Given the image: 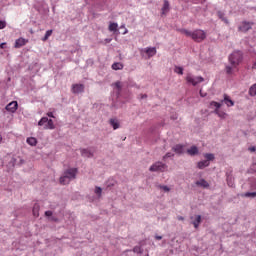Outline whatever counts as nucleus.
Returning <instances> with one entry per match:
<instances>
[{"label":"nucleus","mask_w":256,"mask_h":256,"mask_svg":"<svg viewBox=\"0 0 256 256\" xmlns=\"http://www.w3.org/2000/svg\"><path fill=\"white\" fill-rule=\"evenodd\" d=\"M78 170L77 168H69L64 171V174L62 177H60V183L61 185H69L73 179H76Z\"/></svg>","instance_id":"nucleus-2"},{"label":"nucleus","mask_w":256,"mask_h":256,"mask_svg":"<svg viewBox=\"0 0 256 256\" xmlns=\"http://www.w3.org/2000/svg\"><path fill=\"white\" fill-rule=\"evenodd\" d=\"M229 61L233 67H237L243 61V53L235 51L229 56Z\"/></svg>","instance_id":"nucleus-3"},{"label":"nucleus","mask_w":256,"mask_h":256,"mask_svg":"<svg viewBox=\"0 0 256 256\" xmlns=\"http://www.w3.org/2000/svg\"><path fill=\"white\" fill-rule=\"evenodd\" d=\"M169 157H173V154L171 152L166 153V155L164 156V158H169Z\"/></svg>","instance_id":"nucleus-41"},{"label":"nucleus","mask_w":256,"mask_h":256,"mask_svg":"<svg viewBox=\"0 0 256 256\" xmlns=\"http://www.w3.org/2000/svg\"><path fill=\"white\" fill-rule=\"evenodd\" d=\"M46 217H51L53 215L52 211H46L45 212Z\"/></svg>","instance_id":"nucleus-40"},{"label":"nucleus","mask_w":256,"mask_h":256,"mask_svg":"<svg viewBox=\"0 0 256 256\" xmlns=\"http://www.w3.org/2000/svg\"><path fill=\"white\" fill-rule=\"evenodd\" d=\"M146 97H147V95L144 94V95H142L141 98H142V99H146Z\"/></svg>","instance_id":"nucleus-48"},{"label":"nucleus","mask_w":256,"mask_h":256,"mask_svg":"<svg viewBox=\"0 0 256 256\" xmlns=\"http://www.w3.org/2000/svg\"><path fill=\"white\" fill-rule=\"evenodd\" d=\"M19 107L17 101H12L6 106V111H10V113H15Z\"/></svg>","instance_id":"nucleus-9"},{"label":"nucleus","mask_w":256,"mask_h":256,"mask_svg":"<svg viewBox=\"0 0 256 256\" xmlns=\"http://www.w3.org/2000/svg\"><path fill=\"white\" fill-rule=\"evenodd\" d=\"M226 73L227 75H231V73H233V68L231 66H226Z\"/></svg>","instance_id":"nucleus-37"},{"label":"nucleus","mask_w":256,"mask_h":256,"mask_svg":"<svg viewBox=\"0 0 256 256\" xmlns=\"http://www.w3.org/2000/svg\"><path fill=\"white\" fill-rule=\"evenodd\" d=\"M5 45H7V43H1L0 44V49H5Z\"/></svg>","instance_id":"nucleus-44"},{"label":"nucleus","mask_w":256,"mask_h":256,"mask_svg":"<svg viewBox=\"0 0 256 256\" xmlns=\"http://www.w3.org/2000/svg\"><path fill=\"white\" fill-rule=\"evenodd\" d=\"M149 171H160L163 173L164 171H167V166L163 162H156L149 168Z\"/></svg>","instance_id":"nucleus-6"},{"label":"nucleus","mask_w":256,"mask_h":256,"mask_svg":"<svg viewBox=\"0 0 256 256\" xmlns=\"http://www.w3.org/2000/svg\"><path fill=\"white\" fill-rule=\"evenodd\" d=\"M210 162L209 160L200 161L197 164L198 169H205V167H209Z\"/></svg>","instance_id":"nucleus-19"},{"label":"nucleus","mask_w":256,"mask_h":256,"mask_svg":"<svg viewBox=\"0 0 256 256\" xmlns=\"http://www.w3.org/2000/svg\"><path fill=\"white\" fill-rule=\"evenodd\" d=\"M182 33L186 35V37H191L195 43H203L205 39H207V33L201 29H197L194 31H189V30H182Z\"/></svg>","instance_id":"nucleus-1"},{"label":"nucleus","mask_w":256,"mask_h":256,"mask_svg":"<svg viewBox=\"0 0 256 256\" xmlns=\"http://www.w3.org/2000/svg\"><path fill=\"white\" fill-rule=\"evenodd\" d=\"M253 27V22H247V21H243L239 27H238V30L241 32V33H247V31H249L250 29H252Z\"/></svg>","instance_id":"nucleus-7"},{"label":"nucleus","mask_w":256,"mask_h":256,"mask_svg":"<svg viewBox=\"0 0 256 256\" xmlns=\"http://www.w3.org/2000/svg\"><path fill=\"white\" fill-rule=\"evenodd\" d=\"M7 27V22L0 20V29H5Z\"/></svg>","instance_id":"nucleus-36"},{"label":"nucleus","mask_w":256,"mask_h":256,"mask_svg":"<svg viewBox=\"0 0 256 256\" xmlns=\"http://www.w3.org/2000/svg\"><path fill=\"white\" fill-rule=\"evenodd\" d=\"M39 127H43L44 125V129H50L53 130L55 129V124L53 123V120L47 118V117H43L40 119V121L38 122Z\"/></svg>","instance_id":"nucleus-5"},{"label":"nucleus","mask_w":256,"mask_h":256,"mask_svg":"<svg viewBox=\"0 0 256 256\" xmlns=\"http://www.w3.org/2000/svg\"><path fill=\"white\" fill-rule=\"evenodd\" d=\"M185 149V146L184 145H181V144H177L175 145L172 150L174 151V153H177V155H181L183 154V151Z\"/></svg>","instance_id":"nucleus-14"},{"label":"nucleus","mask_w":256,"mask_h":256,"mask_svg":"<svg viewBox=\"0 0 256 256\" xmlns=\"http://www.w3.org/2000/svg\"><path fill=\"white\" fill-rule=\"evenodd\" d=\"M51 35H53V30H47L45 36L42 38V41H47Z\"/></svg>","instance_id":"nucleus-29"},{"label":"nucleus","mask_w":256,"mask_h":256,"mask_svg":"<svg viewBox=\"0 0 256 256\" xmlns=\"http://www.w3.org/2000/svg\"><path fill=\"white\" fill-rule=\"evenodd\" d=\"M196 185L198 187H203L204 189L209 188V182H207L205 179H200V180L196 181Z\"/></svg>","instance_id":"nucleus-15"},{"label":"nucleus","mask_w":256,"mask_h":256,"mask_svg":"<svg viewBox=\"0 0 256 256\" xmlns=\"http://www.w3.org/2000/svg\"><path fill=\"white\" fill-rule=\"evenodd\" d=\"M192 225H194L195 229H199V225H201V215H196L195 219L192 221Z\"/></svg>","instance_id":"nucleus-17"},{"label":"nucleus","mask_w":256,"mask_h":256,"mask_svg":"<svg viewBox=\"0 0 256 256\" xmlns=\"http://www.w3.org/2000/svg\"><path fill=\"white\" fill-rule=\"evenodd\" d=\"M155 239H157V241H161V239H163V236H155Z\"/></svg>","instance_id":"nucleus-45"},{"label":"nucleus","mask_w":256,"mask_h":256,"mask_svg":"<svg viewBox=\"0 0 256 256\" xmlns=\"http://www.w3.org/2000/svg\"><path fill=\"white\" fill-rule=\"evenodd\" d=\"M27 40H25L24 38H19L15 41V49H21V47H24V45H27Z\"/></svg>","instance_id":"nucleus-11"},{"label":"nucleus","mask_w":256,"mask_h":256,"mask_svg":"<svg viewBox=\"0 0 256 256\" xmlns=\"http://www.w3.org/2000/svg\"><path fill=\"white\" fill-rule=\"evenodd\" d=\"M110 125L113 127L114 130L119 129L120 125H119V120L117 119H110Z\"/></svg>","instance_id":"nucleus-20"},{"label":"nucleus","mask_w":256,"mask_h":256,"mask_svg":"<svg viewBox=\"0 0 256 256\" xmlns=\"http://www.w3.org/2000/svg\"><path fill=\"white\" fill-rule=\"evenodd\" d=\"M249 95H250L251 97H255V95H256V84H254V85H252V86L250 87V89H249Z\"/></svg>","instance_id":"nucleus-27"},{"label":"nucleus","mask_w":256,"mask_h":256,"mask_svg":"<svg viewBox=\"0 0 256 256\" xmlns=\"http://www.w3.org/2000/svg\"><path fill=\"white\" fill-rule=\"evenodd\" d=\"M204 157H205L206 161H208V163H209V161H214L215 160V155L211 154V153L204 154Z\"/></svg>","instance_id":"nucleus-26"},{"label":"nucleus","mask_w":256,"mask_h":256,"mask_svg":"<svg viewBox=\"0 0 256 256\" xmlns=\"http://www.w3.org/2000/svg\"><path fill=\"white\" fill-rule=\"evenodd\" d=\"M210 107H215V109H221V103L216 102V101H212L210 102Z\"/></svg>","instance_id":"nucleus-30"},{"label":"nucleus","mask_w":256,"mask_h":256,"mask_svg":"<svg viewBox=\"0 0 256 256\" xmlns=\"http://www.w3.org/2000/svg\"><path fill=\"white\" fill-rule=\"evenodd\" d=\"M159 189H162V191H165V193H169V191H171V188L165 185H160Z\"/></svg>","instance_id":"nucleus-33"},{"label":"nucleus","mask_w":256,"mask_h":256,"mask_svg":"<svg viewBox=\"0 0 256 256\" xmlns=\"http://www.w3.org/2000/svg\"><path fill=\"white\" fill-rule=\"evenodd\" d=\"M167 11H169V1L165 0L164 1V5L162 7V13L163 15H165V13H167Z\"/></svg>","instance_id":"nucleus-25"},{"label":"nucleus","mask_w":256,"mask_h":256,"mask_svg":"<svg viewBox=\"0 0 256 256\" xmlns=\"http://www.w3.org/2000/svg\"><path fill=\"white\" fill-rule=\"evenodd\" d=\"M222 103H225L227 107H233V105H235V102L231 100V98L227 94H224V99L222 100Z\"/></svg>","instance_id":"nucleus-12"},{"label":"nucleus","mask_w":256,"mask_h":256,"mask_svg":"<svg viewBox=\"0 0 256 256\" xmlns=\"http://www.w3.org/2000/svg\"><path fill=\"white\" fill-rule=\"evenodd\" d=\"M95 193L96 195H98V197H101V193H103V189H101V187L99 186H96Z\"/></svg>","instance_id":"nucleus-34"},{"label":"nucleus","mask_w":256,"mask_h":256,"mask_svg":"<svg viewBox=\"0 0 256 256\" xmlns=\"http://www.w3.org/2000/svg\"><path fill=\"white\" fill-rule=\"evenodd\" d=\"M32 213L34 217H39V204H34Z\"/></svg>","instance_id":"nucleus-24"},{"label":"nucleus","mask_w":256,"mask_h":256,"mask_svg":"<svg viewBox=\"0 0 256 256\" xmlns=\"http://www.w3.org/2000/svg\"><path fill=\"white\" fill-rule=\"evenodd\" d=\"M123 67H124L123 63H121V62H115L112 64V69L114 71H121V70H123Z\"/></svg>","instance_id":"nucleus-18"},{"label":"nucleus","mask_w":256,"mask_h":256,"mask_svg":"<svg viewBox=\"0 0 256 256\" xmlns=\"http://www.w3.org/2000/svg\"><path fill=\"white\" fill-rule=\"evenodd\" d=\"M217 15H218L219 19H222L224 21V23H229V20H227V18H225V14L223 12L218 11Z\"/></svg>","instance_id":"nucleus-28"},{"label":"nucleus","mask_w":256,"mask_h":256,"mask_svg":"<svg viewBox=\"0 0 256 256\" xmlns=\"http://www.w3.org/2000/svg\"><path fill=\"white\" fill-rule=\"evenodd\" d=\"M47 115H48L49 117H51L52 119L55 118V116L53 115V112H48Z\"/></svg>","instance_id":"nucleus-42"},{"label":"nucleus","mask_w":256,"mask_h":256,"mask_svg":"<svg viewBox=\"0 0 256 256\" xmlns=\"http://www.w3.org/2000/svg\"><path fill=\"white\" fill-rule=\"evenodd\" d=\"M188 155L195 156L199 154V148L197 146H192L187 150Z\"/></svg>","instance_id":"nucleus-16"},{"label":"nucleus","mask_w":256,"mask_h":256,"mask_svg":"<svg viewBox=\"0 0 256 256\" xmlns=\"http://www.w3.org/2000/svg\"><path fill=\"white\" fill-rule=\"evenodd\" d=\"M114 87H116V89H118V91L120 92L121 89L123 88V85L121 84L120 81H117L114 83Z\"/></svg>","instance_id":"nucleus-32"},{"label":"nucleus","mask_w":256,"mask_h":256,"mask_svg":"<svg viewBox=\"0 0 256 256\" xmlns=\"http://www.w3.org/2000/svg\"><path fill=\"white\" fill-rule=\"evenodd\" d=\"M145 53L148 55L149 58L154 57V55H157V48L148 47L146 48Z\"/></svg>","instance_id":"nucleus-13"},{"label":"nucleus","mask_w":256,"mask_h":256,"mask_svg":"<svg viewBox=\"0 0 256 256\" xmlns=\"http://www.w3.org/2000/svg\"><path fill=\"white\" fill-rule=\"evenodd\" d=\"M205 81V79L201 76H193L191 75V73H188L186 75V82L189 84V85H193V87L199 85V83H203Z\"/></svg>","instance_id":"nucleus-4"},{"label":"nucleus","mask_w":256,"mask_h":256,"mask_svg":"<svg viewBox=\"0 0 256 256\" xmlns=\"http://www.w3.org/2000/svg\"><path fill=\"white\" fill-rule=\"evenodd\" d=\"M250 173H256V164H253L249 170Z\"/></svg>","instance_id":"nucleus-39"},{"label":"nucleus","mask_w":256,"mask_h":256,"mask_svg":"<svg viewBox=\"0 0 256 256\" xmlns=\"http://www.w3.org/2000/svg\"><path fill=\"white\" fill-rule=\"evenodd\" d=\"M1 141H3V137L0 135V143H1Z\"/></svg>","instance_id":"nucleus-49"},{"label":"nucleus","mask_w":256,"mask_h":256,"mask_svg":"<svg viewBox=\"0 0 256 256\" xmlns=\"http://www.w3.org/2000/svg\"><path fill=\"white\" fill-rule=\"evenodd\" d=\"M177 219L178 221H185V218L183 216H178Z\"/></svg>","instance_id":"nucleus-43"},{"label":"nucleus","mask_w":256,"mask_h":256,"mask_svg":"<svg viewBox=\"0 0 256 256\" xmlns=\"http://www.w3.org/2000/svg\"><path fill=\"white\" fill-rule=\"evenodd\" d=\"M214 113L216 115H218V117H220V119H225V117H227V113H225V112H223L221 110H218V109H215Z\"/></svg>","instance_id":"nucleus-22"},{"label":"nucleus","mask_w":256,"mask_h":256,"mask_svg":"<svg viewBox=\"0 0 256 256\" xmlns=\"http://www.w3.org/2000/svg\"><path fill=\"white\" fill-rule=\"evenodd\" d=\"M201 97H206L207 94H203V90H200Z\"/></svg>","instance_id":"nucleus-47"},{"label":"nucleus","mask_w":256,"mask_h":256,"mask_svg":"<svg viewBox=\"0 0 256 256\" xmlns=\"http://www.w3.org/2000/svg\"><path fill=\"white\" fill-rule=\"evenodd\" d=\"M85 91V85L83 84H73L72 85V93H83Z\"/></svg>","instance_id":"nucleus-10"},{"label":"nucleus","mask_w":256,"mask_h":256,"mask_svg":"<svg viewBox=\"0 0 256 256\" xmlns=\"http://www.w3.org/2000/svg\"><path fill=\"white\" fill-rule=\"evenodd\" d=\"M26 143H28V145H31V147H35V145H37V138L35 137L27 138Z\"/></svg>","instance_id":"nucleus-21"},{"label":"nucleus","mask_w":256,"mask_h":256,"mask_svg":"<svg viewBox=\"0 0 256 256\" xmlns=\"http://www.w3.org/2000/svg\"><path fill=\"white\" fill-rule=\"evenodd\" d=\"M249 151H251L252 153L256 151L255 147H250Z\"/></svg>","instance_id":"nucleus-46"},{"label":"nucleus","mask_w":256,"mask_h":256,"mask_svg":"<svg viewBox=\"0 0 256 256\" xmlns=\"http://www.w3.org/2000/svg\"><path fill=\"white\" fill-rule=\"evenodd\" d=\"M174 71L178 73V75H183V67L175 66Z\"/></svg>","instance_id":"nucleus-31"},{"label":"nucleus","mask_w":256,"mask_h":256,"mask_svg":"<svg viewBox=\"0 0 256 256\" xmlns=\"http://www.w3.org/2000/svg\"><path fill=\"white\" fill-rule=\"evenodd\" d=\"M242 197H256V192H246Z\"/></svg>","instance_id":"nucleus-35"},{"label":"nucleus","mask_w":256,"mask_h":256,"mask_svg":"<svg viewBox=\"0 0 256 256\" xmlns=\"http://www.w3.org/2000/svg\"><path fill=\"white\" fill-rule=\"evenodd\" d=\"M96 151L97 150L94 147L81 149V155L82 157H87L89 159L91 157H94Z\"/></svg>","instance_id":"nucleus-8"},{"label":"nucleus","mask_w":256,"mask_h":256,"mask_svg":"<svg viewBox=\"0 0 256 256\" xmlns=\"http://www.w3.org/2000/svg\"><path fill=\"white\" fill-rule=\"evenodd\" d=\"M120 29L124 30V32L122 33L123 35H127V33H129V30H127V28H125V24L121 25Z\"/></svg>","instance_id":"nucleus-38"},{"label":"nucleus","mask_w":256,"mask_h":256,"mask_svg":"<svg viewBox=\"0 0 256 256\" xmlns=\"http://www.w3.org/2000/svg\"><path fill=\"white\" fill-rule=\"evenodd\" d=\"M118 28H119V25L115 22H111L108 27L109 31H114V32L117 31Z\"/></svg>","instance_id":"nucleus-23"}]
</instances>
